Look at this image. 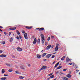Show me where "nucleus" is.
Wrapping results in <instances>:
<instances>
[{
  "instance_id": "nucleus-1",
  "label": "nucleus",
  "mask_w": 80,
  "mask_h": 80,
  "mask_svg": "<svg viewBox=\"0 0 80 80\" xmlns=\"http://www.w3.org/2000/svg\"><path fill=\"white\" fill-rule=\"evenodd\" d=\"M41 37L42 38V44L44 43V41H45V37H44V35L43 34L41 35Z\"/></svg>"
},
{
  "instance_id": "nucleus-2",
  "label": "nucleus",
  "mask_w": 80,
  "mask_h": 80,
  "mask_svg": "<svg viewBox=\"0 0 80 80\" xmlns=\"http://www.w3.org/2000/svg\"><path fill=\"white\" fill-rule=\"evenodd\" d=\"M59 46V44H56V46L55 48V49L54 50L55 52H57L58 49V46Z\"/></svg>"
},
{
  "instance_id": "nucleus-3",
  "label": "nucleus",
  "mask_w": 80,
  "mask_h": 80,
  "mask_svg": "<svg viewBox=\"0 0 80 80\" xmlns=\"http://www.w3.org/2000/svg\"><path fill=\"white\" fill-rule=\"evenodd\" d=\"M16 49L18 51H19V52H21V51H22V49L20 47H18Z\"/></svg>"
},
{
  "instance_id": "nucleus-4",
  "label": "nucleus",
  "mask_w": 80,
  "mask_h": 80,
  "mask_svg": "<svg viewBox=\"0 0 80 80\" xmlns=\"http://www.w3.org/2000/svg\"><path fill=\"white\" fill-rule=\"evenodd\" d=\"M9 30H16V27H14L12 28H10Z\"/></svg>"
},
{
  "instance_id": "nucleus-5",
  "label": "nucleus",
  "mask_w": 80,
  "mask_h": 80,
  "mask_svg": "<svg viewBox=\"0 0 80 80\" xmlns=\"http://www.w3.org/2000/svg\"><path fill=\"white\" fill-rule=\"evenodd\" d=\"M36 43H37V38H35L33 42V44L35 45L36 44Z\"/></svg>"
},
{
  "instance_id": "nucleus-6",
  "label": "nucleus",
  "mask_w": 80,
  "mask_h": 80,
  "mask_svg": "<svg viewBox=\"0 0 80 80\" xmlns=\"http://www.w3.org/2000/svg\"><path fill=\"white\" fill-rule=\"evenodd\" d=\"M52 56V54H48L46 56V58H49L50 57Z\"/></svg>"
},
{
  "instance_id": "nucleus-7",
  "label": "nucleus",
  "mask_w": 80,
  "mask_h": 80,
  "mask_svg": "<svg viewBox=\"0 0 80 80\" xmlns=\"http://www.w3.org/2000/svg\"><path fill=\"white\" fill-rule=\"evenodd\" d=\"M24 38H25V39H28V38H27V33H25L24 34Z\"/></svg>"
},
{
  "instance_id": "nucleus-8",
  "label": "nucleus",
  "mask_w": 80,
  "mask_h": 80,
  "mask_svg": "<svg viewBox=\"0 0 80 80\" xmlns=\"http://www.w3.org/2000/svg\"><path fill=\"white\" fill-rule=\"evenodd\" d=\"M47 68V67L46 66H43L41 68V70H43V69H45Z\"/></svg>"
},
{
  "instance_id": "nucleus-9",
  "label": "nucleus",
  "mask_w": 80,
  "mask_h": 80,
  "mask_svg": "<svg viewBox=\"0 0 80 80\" xmlns=\"http://www.w3.org/2000/svg\"><path fill=\"white\" fill-rule=\"evenodd\" d=\"M37 58H41V55L40 54H37Z\"/></svg>"
},
{
  "instance_id": "nucleus-10",
  "label": "nucleus",
  "mask_w": 80,
  "mask_h": 80,
  "mask_svg": "<svg viewBox=\"0 0 80 80\" xmlns=\"http://www.w3.org/2000/svg\"><path fill=\"white\" fill-rule=\"evenodd\" d=\"M25 28H27V29H31L32 28V27L26 26Z\"/></svg>"
},
{
  "instance_id": "nucleus-11",
  "label": "nucleus",
  "mask_w": 80,
  "mask_h": 80,
  "mask_svg": "<svg viewBox=\"0 0 80 80\" xmlns=\"http://www.w3.org/2000/svg\"><path fill=\"white\" fill-rule=\"evenodd\" d=\"M67 77H68V78H71L72 77V75L71 74H67L66 75Z\"/></svg>"
},
{
  "instance_id": "nucleus-12",
  "label": "nucleus",
  "mask_w": 80,
  "mask_h": 80,
  "mask_svg": "<svg viewBox=\"0 0 80 80\" xmlns=\"http://www.w3.org/2000/svg\"><path fill=\"white\" fill-rule=\"evenodd\" d=\"M51 47H52V45H51L48 46L47 47V49L48 50V49H50Z\"/></svg>"
},
{
  "instance_id": "nucleus-13",
  "label": "nucleus",
  "mask_w": 80,
  "mask_h": 80,
  "mask_svg": "<svg viewBox=\"0 0 80 80\" xmlns=\"http://www.w3.org/2000/svg\"><path fill=\"white\" fill-rule=\"evenodd\" d=\"M7 56L5 55L1 54L0 55V57H6Z\"/></svg>"
},
{
  "instance_id": "nucleus-14",
  "label": "nucleus",
  "mask_w": 80,
  "mask_h": 80,
  "mask_svg": "<svg viewBox=\"0 0 80 80\" xmlns=\"http://www.w3.org/2000/svg\"><path fill=\"white\" fill-rule=\"evenodd\" d=\"M70 60V59L68 57H67L66 59V62H68Z\"/></svg>"
},
{
  "instance_id": "nucleus-15",
  "label": "nucleus",
  "mask_w": 80,
  "mask_h": 80,
  "mask_svg": "<svg viewBox=\"0 0 80 80\" xmlns=\"http://www.w3.org/2000/svg\"><path fill=\"white\" fill-rule=\"evenodd\" d=\"M5 65H6L8 67H11V66H13V65L11 64V65H10L9 64H8V63H5Z\"/></svg>"
},
{
  "instance_id": "nucleus-16",
  "label": "nucleus",
  "mask_w": 80,
  "mask_h": 80,
  "mask_svg": "<svg viewBox=\"0 0 80 80\" xmlns=\"http://www.w3.org/2000/svg\"><path fill=\"white\" fill-rule=\"evenodd\" d=\"M62 79L63 80H68V78L65 77H63Z\"/></svg>"
},
{
  "instance_id": "nucleus-17",
  "label": "nucleus",
  "mask_w": 80,
  "mask_h": 80,
  "mask_svg": "<svg viewBox=\"0 0 80 80\" xmlns=\"http://www.w3.org/2000/svg\"><path fill=\"white\" fill-rule=\"evenodd\" d=\"M7 79V77L1 78H0V80H6Z\"/></svg>"
},
{
  "instance_id": "nucleus-18",
  "label": "nucleus",
  "mask_w": 80,
  "mask_h": 80,
  "mask_svg": "<svg viewBox=\"0 0 80 80\" xmlns=\"http://www.w3.org/2000/svg\"><path fill=\"white\" fill-rule=\"evenodd\" d=\"M42 30H44V28H40L39 29V32H40L41 31H42Z\"/></svg>"
},
{
  "instance_id": "nucleus-19",
  "label": "nucleus",
  "mask_w": 80,
  "mask_h": 80,
  "mask_svg": "<svg viewBox=\"0 0 80 80\" xmlns=\"http://www.w3.org/2000/svg\"><path fill=\"white\" fill-rule=\"evenodd\" d=\"M59 62H58L54 66V68H55V67H57V66H58V65H59Z\"/></svg>"
},
{
  "instance_id": "nucleus-20",
  "label": "nucleus",
  "mask_w": 80,
  "mask_h": 80,
  "mask_svg": "<svg viewBox=\"0 0 80 80\" xmlns=\"http://www.w3.org/2000/svg\"><path fill=\"white\" fill-rule=\"evenodd\" d=\"M5 72V69H2V73H4Z\"/></svg>"
},
{
  "instance_id": "nucleus-21",
  "label": "nucleus",
  "mask_w": 80,
  "mask_h": 80,
  "mask_svg": "<svg viewBox=\"0 0 80 80\" xmlns=\"http://www.w3.org/2000/svg\"><path fill=\"white\" fill-rule=\"evenodd\" d=\"M47 54V53H44L42 54V57H44L45 55H46V54Z\"/></svg>"
},
{
  "instance_id": "nucleus-22",
  "label": "nucleus",
  "mask_w": 80,
  "mask_h": 80,
  "mask_svg": "<svg viewBox=\"0 0 80 80\" xmlns=\"http://www.w3.org/2000/svg\"><path fill=\"white\" fill-rule=\"evenodd\" d=\"M65 56H63L62 58H61V60H62V61H63V60H64L65 59Z\"/></svg>"
},
{
  "instance_id": "nucleus-23",
  "label": "nucleus",
  "mask_w": 80,
  "mask_h": 80,
  "mask_svg": "<svg viewBox=\"0 0 80 80\" xmlns=\"http://www.w3.org/2000/svg\"><path fill=\"white\" fill-rule=\"evenodd\" d=\"M62 67V66H59L57 68V70H58V69H60V68H61Z\"/></svg>"
},
{
  "instance_id": "nucleus-24",
  "label": "nucleus",
  "mask_w": 80,
  "mask_h": 80,
  "mask_svg": "<svg viewBox=\"0 0 80 80\" xmlns=\"http://www.w3.org/2000/svg\"><path fill=\"white\" fill-rule=\"evenodd\" d=\"M9 72H13V70L12 68H11L10 69L8 70Z\"/></svg>"
},
{
  "instance_id": "nucleus-25",
  "label": "nucleus",
  "mask_w": 80,
  "mask_h": 80,
  "mask_svg": "<svg viewBox=\"0 0 80 80\" xmlns=\"http://www.w3.org/2000/svg\"><path fill=\"white\" fill-rule=\"evenodd\" d=\"M40 38H38L37 41V42L38 44H40Z\"/></svg>"
},
{
  "instance_id": "nucleus-26",
  "label": "nucleus",
  "mask_w": 80,
  "mask_h": 80,
  "mask_svg": "<svg viewBox=\"0 0 80 80\" xmlns=\"http://www.w3.org/2000/svg\"><path fill=\"white\" fill-rule=\"evenodd\" d=\"M13 40V38L12 37L11 38H10V42H12Z\"/></svg>"
},
{
  "instance_id": "nucleus-27",
  "label": "nucleus",
  "mask_w": 80,
  "mask_h": 80,
  "mask_svg": "<svg viewBox=\"0 0 80 80\" xmlns=\"http://www.w3.org/2000/svg\"><path fill=\"white\" fill-rule=\"evenodd\" d=\"M16 32L18 35H20V32H19V31H18V30L16 31Z\"/></svg>"
},
{
  "instance_id": "nucleus-28",
  "label": "nucleus",
  "mask_w": 80,
  "mask_h": 80,
  "mask_svg": "<svg viewBox=\"0 0 80 80\" xmlns=\"http://www.w3.org/2000/svg\"><path fill=\"white\" fill-rule=\"evenodd\" d=\"M1 43V44H2L3 45H5V42L4 41Z\"/></svg>"
},
{
  "instance_id": "nucleus-29",
  "label": "nucleus",
  "mask_w": 80,
  "mask_h": 80,
  "mask_svg": "<svg viewBox=\"0 0 80 80\" xmlns=\"http://www.w3.org/2000/svg\"><path fill=\"white\" fill-rule=\"evenodd\" d=\"M19 78H20V79H23V78H24V77H23L22 76H20L19 77Z\"/></svg>"
},
{
  "instance_id": "nucleus-30",
  "label": "nucleus",
  "mask_w": 80,
  "mask_h": 80,
  "mask_svg": "<svg viewBox=\"0 0 80 80\" xmlns=\"http://www.w3.org/2000/svg\"><path fill=\"white\" fill-rule=\"evenodd\" d=\"M54 76L53 75H52L50 77V78H54Z\"/></svg>"
},
{
  "instance_id": "nucleus-31",
  "label": "nucleus",
  "mask_w": 80,
  "mask_h": 80,
  "mask_svg": "<svg viewBox=\"0 0 80 80\" xmlns=\"http://www.w3.org/2000/svg\"><path fill=\"white\" fill-rule=\"evenodd\" d=\"M20 68H21V69H23V70H25V68H23V67H22V66H20Z\"/></svg>"
},
{
  "instance_id": "nucleus-32",
  "label": "nucleus",
  "mask_w": 80,
  "mask_h": 80,
  "mask_svg": "<svg viewBox=\"0 0 80 80\" xmlns=\"http://www.w3.org/2000/svg\"><path fill=\"white\" fill-rule=\"evenodd\" d=\"M4 35H8V33L6 32H4Z\"/></svg>"
},
{
  "instance_id": "nucleus-33",
  "label": "nucleus",
  "mask_w": 80,
  "mask_h": 80,
  "mask_svg": "<svg viewBox=\"0 0 80 80\" xmlns=\"http://www.w3.org/2000/svg\"><path fill=\"white\" fill-rule=\"evenodd\" d=\"M15 73H16V74H18L19 73V72L17 71H15Z\"/></svg>"
},
{
  "instance_id": "nucleus-34",
  "label": "nucleus",
  "mask_w": 80,
  "mask_h": 80,
  "mask_svg": "<svg viewBox=\"0 0 80 80\" xmlns=\"http://www.w3.org/2000/svg\"><path fill=\"white\" fill-rule=\"evenodd\" d=\"M53 75V73H51L48 75V76H51V75Z\"/></svg>"
},
{
  "instance_id": "nucleus-35",
  "label": "nucleus",
  "mask_w": 80,
  "mask_h": 80,
  "mask_svg": "<svg viewBox=\"0 0 80 80\" xmlns=\"http://www.w3.org/2000/svg\"><path fill=\"white\" fill-rule=\"evenodd\" d=\"M50 37H48V38L47 40L48 41H49V40H50Z\"/></svg>"
},
{
  "instance_id": "nucleus-36",
  "label": "nucleus",
  "mask_w": 80,
  "mask_h": 80,
  "mask_svg": "<svg viewBox=\"0 0 80 80\" xmlns=\"http://www.w3.org/2000/svg\"><path fill=\"white\" fill-rule=\"evenodd\" d=\"M55 58V55H53L52 56V57H51V58Z\"/></svg>"
},
{
  "instance_id": "nucleus-37",
  "label": "nucleus",
  "mask_w": 80,
  "mask_h": 80,
  "mask_svg": "<svg viewBox=\"0 0 80 80\" xmlns=\"http://www.w3.org/2000/svg\"><path fill=\"white\" fill-rule=\"evenodd\" d=\"M51 38L53 39V38H54V36H51Z\"/></svg>"
},
{
  "instance_id": "nucleus-38",
  "label": "nucleus",
  "mask_w": 80,
  "mask_h": 80,
  "mask_svg": "<svg viewBox=\"0 0 80 80\" xmlns=\"http://www.w3.org/2000/svg\"><path fill=\"white\" fill-rule=\"evenodd\" d=\"M19 38L20 39H22V36H21L19 35Z\"/></svg>"
},
{
  "instance_id": "nucleus-39",
  "label": "nucleus",
  "mask_w": 80,
  "mask_h": 80,
  "mask_svg": "<svg viewBox=\"0 0 80 80\" xmlns=\"http://www.w3.org/2000/svg\"><path fill=\"white\" fill-rule=\"evenodd\" d=\"M4 77H7V76H8V75L4 74Z\"/></svg>"
},
{
  "instance_id": "nucleus-40",
  "label": "nucleus",
  "mask_w": 80,
  "mask_h": 80,
  "mask_svg": "<svg viewBox=\"0 0 80 80\" xmlns=\"http://www.w3.org/2000/svg\"><path fill=\"white\" fill-rule=\"evenodd\" d=\"M16 38L17 39H18V40H19V37H18V36H17V37H16Z\"/></svg>"
},
{
  "instance_id": "nucleus-41",
  "label": "nucleus",
  "mask_w": 80,
  "mask_h": 80,
  "mask_svg": "<svg viewBox=\"0 0 80 80\" xmlns=\"http://www.w3.org/2000/svg\"><path fill=\"white\" fill-rule=\"evenodd\" d=\"M12 58H15V56H12Z\"/></svg>"
},
{
  "instance_id": "nucleus-42",
  "label": "nucleus",
  "mask_w": 80,
  "mask_h": 80,
  "mask_svg": "<svg viewBox=\"0 0 80 80\" xmlns=\"http://www.w3.org/2000/svg\"><path fill=\"white\" fill-rule=\"evenodd\" d=\"M62 70L63 71H67V69H63Z\"/></svg>"
},
{
  "instance_id": "nucleus-43",
  "label": "nucleus",
  "mask_w": 80,
  "mask_h": 80,
  "mask_svg": "<svg viewBox=\"0 0 80 80\" xmlns=\"http://www.w3.org/2000/svg\"><path fill=\"white\" fill-rule=\"evenodd\" d=\"M3 52V51L2 50H0V53H2Z\"/></svg>"
},
{
  "instance_id": "nucleus-44",
  "label": "nucleus",
  "mask_w": 80,
  "mask_h": 80,
  "mask_svg": "<svg viewBox=\"0 0 80 80\" xmlns=\"http://www.w3.org/2000/svg\"><path fill=\"white\" fill-rule=\"evenodd\" d=\"M25 33V31H23L22 32V33Z\"/></svg>"
},
{
  "instance_id": "nucleus-45",
  "label": "nucleus",
  "mask_w": 80,
  "mask_h": 80,
  "mask_svg": "<svg viewBox=\"0 0 80 80\" xmlns=\"http://www.w3.org/2000/svg\"><path fill=\"white\" fill-rule=\"evenodd\" d=\"M69 64L70 65H72V63H69Z\"/></svg>"
},
{
  "instance_id": "nucleus-46",
  "label": "nucleus",
  "mask_w": 80,
  "mask_h": 80,
  "mask_svg": "<svg viewBox=\"0 0 80 80\" xmlns=\"http://www.w3.org/2000/svg\"><path fill=\"white\" fill-rule=\"evenodd\" d=\"M43 61H44L45 62V61H46V60H47V59H43Z\"/></svg>"
},
{
  "instance_id": "nucleus-47",
  "label": "nucleus",
  "mask_w": 80,
  "mask_h": 80,
  "mask_svg": "<svg viewBox=\"0 0 80 80\" xmlns=\"http://www.w3.org/2000/svg\"><path fill=\"white\" fill-rule=\"evenodd\" d=\"M9 35H11V32H9Z\"/></svg>"
},
{
  "instance_id": "nucleus-48",
  "label": "nucleus",
  "mask_w": 80,
  "mask_h": 80,
  "mask_svg": "<svg viewBox=\"0 0 80 80\" xmlns=\"http://www.w3.org/2000/svg\"><path fill=\"white\" fill-rule=\"evenodd\" d=\"M47 42H45V45H47Z\"/></svg>"
},
{
  "instance_id": "nucleus-49",
  "label": "nucleus",
  "mask_w": 80,
  "mask_h": 80,
  "mask_svg": "<svg viewBox=\"0 0 80 80\" xmlns=\"http://www.w3.org/2000/svg\"><path fill=\"white\" fill-rule=\"evenodd\" d=\"M76 72H79V70H76Z\"/></svg>"
},
{
  "instance_id": "nucleus-50",
  "label": "nucleus",
  "mask_w": 80,
  "mask_h": 80,
  "mask_svg": "<svg viewBox=\"0 0 80 80\" xmlns=\"http://www.w3.org/2000/svg\"><path fill=\"white\" fill-rule=\"evenodd\" d=\"M39 29V28H37L36 29V30H38Z\"/></svg>"
},
{
  "instance_id": "nucleus-51",
  "label": "nucleus",
  "mask_w": 80,
  "mask_h": 80,
  "mask_svg": "<svg viewBox=\"0 0 80 80\" xmlns=\"http://www.w3.org/2000/svg\"><path fill=\"white\" fill-rule=\"evenodd\" d=\"M51 48H53V45L52 46Z\"/></svg>"
},
{
  "instance_id": "nucleus-52",
  "label": "nucleus",
  "mask_w": 80,
  "mask_h": 80,
  "mask_svg": "<svg viewBox=\"0 0 80 80\" xmlns=\"http://www.w3.org/2000/svg\"><path fill=\"white\" fill-rule=\"evenodd\" d=\"M0 28H3V27H2L1 26H0Z\"/></svg>"
},
{
  "instance_id": "nucleus-53",
  "label": "nucleus",
  "mask_w": 80,
  "mask_h": 80,
  "mask_svg": "<svg viewBox=\"0 0 80 80\" xmlns=\"http://www.w3.org/2000/svg\"><path fill=\"white\" fill-rule=\"evenodd\" d=\"M30 65H31L30 64H28V67H30Z\"/></svg>"
},
{
  "instance_id": "nucleus-54",
  "label": "nucleus",
  "mask_w": 80,
  "mask_h": 80,
  "mask_svg": "<svg viewBox=\"0 0 80 80\" xmlns=\"http://www.w3.org/2000/svg\"><path fill=\"white\" fill-rule=\"evenodd\" d=\"M55 63V61H54L53 62V64H54V63Z\"/></svg>"
},
{
  "instance_id": "nucleus-55",
  "label": "nucleus",
  "mask_w": 80,
  "mask_h": 80,
  "mask_svg": "<svg viewBox=\"0 0 80 80\" xmlns=\"http://www.w3.org/2000/svg\"><path fill=\"white\" fill-rule=\"evenodd\" d=\"M69 74H71V72L70 71V72H69Z\"/></svg>"
},
{
  "instance_id": "nucleus-56",
  "label": "nucleus",
  "mask_w": 80,
  "mask_h": 80,
  "mask_svg": "<svg viewBox=\"0 0 80 80\" xmlns=\"http://www.w3.org/2000/svg\"><path fill=\"white\" fill-rule=\"evenodd\" d=\"M49 79H50V78H48V79H47V80H49Z\"/></svg>"
},
{
  "instance_id": "nucleus-57",
  "label": "nucleus",
  "mask_w": 80,
  "mask_h": 80,
  "mask_svg": "<svg viewBox=\"0 0 80 80\" xmlns=\"http://www.w3.org/2000/svg\"><path fill=\"white\" fill-rule=\"evenodd\" d=\"M0 31L1 32H3V31H2V30H1V29H0Z\"/></svg>"
},
{
  "instance_id": "nucleus-58",
  "label": "nucleus",
  "mask_w": 80,
  "mask_h": 80,
  "mask_svg": "<svg viewBox=\"0 0 80 80\" xmlns=\"http://www.w3.org/2000/svg\"><path fill=\"white\" fill-rule=\"evenodd\" d=\"M41 70V69H40L39 71L40 72V71H41V70Z\"/></svg>"
},
{
  "instance_id": "nucleus-59",
  "label": "nucleus",
  "mask_w": 80,
  "mask_h": 80,
  "mask_svg": "<svg viewBox=\"0 0 80 80\" xmlns=\"http://www.w3.org/2000/svg\"><path fill=\"white\" fill-rule=\"evenodd\" d=\"M56 73L57 74V73H58V72H56Z\"/></svg>"
},
{
  "instance_id": "nucleus-60",
  "label": "nucleus",
  "mask_w": 80,
  "mask_h": 80,
  "mask_svg": "<svg viewBox=\"0 0 80 80\" xmlns=\"http://www.w3.org/2000/svg\"><path fill=\"white\" fill-rule=\"evenodd\" d=\"M56 53V52H55L54 53H53V54H54V55H55V54Z\"/></svg>"
},
{
  "instance_id": "nucleus-61",
  "label": "nucleus",
  "mask_w": 80,
  "mask_h": 80,
  "mask_svg": "<svg viewBox=\"0 0 80 80\" xmlns=\"http://www.w3.org/2000/svg\"><path fill=\"white\" fill-rule=\"evenodd\" d=\"M43 50H42L41 51V52H43Z\"/></svg>"
},
{
  "instance_id": "nucleus-62",
  "label": "nucleus",
  "mask_w": 80,
  "mask_h": 80,
  "mask_svg": "<svg viewBox=\"0 0 80 80\" xmlns=\"http://www.w3.org/2000/svg\"><path fill=\"white\" fill-rule=\"evenodd\" d=\"M0 36H2V35L1 34H0Z\"/></svg>"
},
{
  "instance_id": "nucleus-63",
  "label": "nucleus",
  "mask_w": 80,
  "mask_h": 80,
  "mask_svg": "<svg viewBox=\"0 0 80 80\" xmlns=\"http://www.w3.org/2000/svg\"><path fill=\"white\" fill-rule=\"evenodd\" d=\"M79 75H80V72H79Z\"/></svg>"
},
{
  "instance_id": "nucleus-64",
  "label": "nucleus",
  "mask_w": 80,
  "mask_h": 80,
  "mask_svg": "<svg viewBox=\"0 0 80 80\" xmlns=\"http://www.w3.org/2000/svg\"><path fill=\"white\" fill-rule=\"evenodd\" d=\"M14 34H13V36H14Z\"/></svg>"
}]
</instances>
